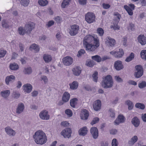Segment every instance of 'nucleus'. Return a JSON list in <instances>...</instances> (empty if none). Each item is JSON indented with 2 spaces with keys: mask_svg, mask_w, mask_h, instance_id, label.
<instances>
[{
  "mask_svg": "<svg viewBox=\"0 0 146 146\" xmlns=\"http://www.w3.org/2000/svg\"><path fill=\"white\" fill-rule=\"evenodd\" d=\"M83 44L86 50L89 52L94 51L99 46L98 39L90 35H87L84 37Z\"/></svg>",
  "mask_w": 146,
  "mask_h": 146,
  "instance_id": "1",
  "label": "nucleus"
},
{
  "mask_svg": "<svg viewBox=\"0 0 146 146\" xmlns=\"http://www.w3.org/2000/svg\"><path fill=\"white\" fill-rule=\"evenodd\" d=\"M33 138L35 143L37 144L42 145L47 141V137L43 131L39 130L36 132L33 135Z\"/></svg>",
  "mask_w": 146,
  "mask_h": 146,
  "instance_id": "2",
  "label": "nucleus"
},
{
  "mask_svg": "<svg viewBox=\"0 0 146 146\" xmlns=\"http://www.w3.org/2000/svg\"><path fill=\"white\" fill-rule=\"evenodd\" d=\"M113 84V81L111 76L108 75L103 78V80L101 82L102 87L107 89L112 87Z\"/></svg>",
  "mask_w": 146,
  "mask_h": 146,
  "instance_id": "3",
  "label": "nucleus"
},
{
  "mask_svg": "<svg viewBox=\"0 0 146 146\" xmlns=\"http://www.w3.org/2000/svg\"><path fill=\"white\" fill-rule=\"evenodd\" d=\"M135 72L134 74V77L136 78H140L143 74V69L141 65H137L135 67Z\"/></svg>",
  "mask_w": 146,
  "mask_h": 146,
  "instance_id": "4",
  "label": "nucleus"
},
{
  "mask_svg": "<svg viewBox=\"0 0 146 146\" xmlns=\"http://www.w3.org/2000/svg\"><path fill=\"white\" fill-rule=\"evenodd\" d=\"M69 33L72 36H75L78 33L79 30V26L78 25L74 24L70 26Z\"/></svg>",
  "mask_w": 146,
  "mask_h": 146,
  "instance_id": "5",
  "label": "nucleus"
},
{
  "mask_svg": "<svg viewBox=\"0 0 146 146\" xmlns=\"http://www.w3.org/2000/svg\"><path fill=\"white\" fill-rule=\"evenodd\" d=\"M110 53L116 58H121L122 57L124 54L123 50L121 48L116 50H113L110 52Z\"/></svg>",
  "mask_w": 146,
  "mask_h": 146,
  "instance_id": "6",
  "label": "nucleus"
},
{
  "mask_svg": "<svg viewBox=\"0 0 146 146\" xmlns=\"http://www.w3.org/2000/svg\"><path fill=\"white\" fill-rule=\"evenodd\" d=\"M86 21L88 23H93L95 21V16L92 13L88 12L85 15Z\"/></svg>",
  "mask_w": 146,
  "mask_h": 146,
  "instance_id": "7",
  "label": "nucleus"
},
{
  "mask_svg": "<svg viewBox=\"0 0 146 146\" xmlns=\"http://www.w3.org/2000/svg\"><path fill=\"white\" fill-rule=\"evenodd\" d=\"M40 118L42 120H47L49 119L50 115L48 114V111L43 110L41 111L39 114Z\"/></svg>",
  "mask_w": 146,
  "mask_h": 146,
  "instance_id": "8",
  "label": "nucleus"
},
{
  "mask_svg": "<svg viewBox=\"0 0 146 146\" xmlns=\"http://www.w3.org/2000/svg\"><path fill=\"white\" fill-rule=\"evenodd\" d=\"M62 62L64 65L69 66L72 64L73 62V59L69 56L64 57L62 59Z\"/></svg>",
  "mask_w": 146,
  "mask_h": 146,
  "instance_id": "9",
  "label": "nucleus"
},
{
  "mask_svg": "<svg viewBox=\"0 0 146 146\" xmlns=\"http://www.w3.org/2000/svg\"><path fill=\"white\" fill-rule=\"evenodd\" d=\"M72 133V130L70 128L67 127L63 130L61 132V133L64 138H69L71 136Z\"/></svg>",
  "mask_w": 146,
  "mask_h": 146,
  "instance_id": "10",
  "label": "nucleus"
},
{
  "mask_svg": "<svg viewBox=\"0 0 146 146\" xmlns=\"http://www.w3.org/2000/svg\"><path fill=\"white\" fill-rule=\"evenodd\" d=\"M114 67L117 71H120L123 69L124 66L122 62L118 60L115 62L114 64Z\"/></svg>",
  "mask_w": 146,
  "mask_h": 146,
  "instance_id": "11",
  "label": "nucleus"
},
{
  "mask_svg": "<svg viewBox=\"0 0 146 146\" xmlns=\"http://www.w3.org/2000/svg\"><path fill=\"white\" fill-rule=\"evenodd\" d=\"M35 24L33 22L30 23L25 25L24 28L26 30V34H29L32 30L34 29Z\"/></svg>",
  "mask_w": 146,
  "mask_h": 146,
  "instance_id": "12",
  "label": "nucleus"
},
{
  "mask_svg": "<svg viewBox=\"0 0 146 146\" xmlns=\"http://www.w3.org/2000/svg\"><path fill=\"white\" fill-rule=\"evenodd\" d=\"M90 132L92 136L94 139H96L98 136V129L96 127H92L90 130Z\"/></svg>",
  "mask_w": 146,
  "mask_h": 146,
  "instance_id": "13",
  "label": "nucleus"
},
{
  "mask_svg": "<svg viewBox=\"0 0 146 146\" xmlns=\"http://www.w3.org/2000/svg\"><path fill=\"white\" fill-rule=\"evenodd\" d=\"M138 42L141 45H144L146 44V37L143 34H140L137 37Z\"/></svg>",
  "mask_w": 146,
  "mask_h": 146,
  "instance_id": "14",
  "label": "nucleus"
},
{
  "mask_svg": "<svg viewBox=\"0 0 146 146\" xmlns=\"http://www.w3.org/2000/svg\"><path fill=\"white\" fill-rule=\"evenodd\" d=\"M15 79V77L13 75L7 76L5 78V81L6 84L7 85H9L10 83L13 82Z\"/></svg>",
  "mask_w": 146,
  "mask_h": 146,
  "instance_id": "15",
  "label": "nucleus"
},
{
  "mask_svg": "<svg viewBox=\"0 0 146 146\" xmlns=\"http://www.w3.org/2000/svg\"><path fill=\"white\" fill-rule=\"evenodd\" d=\"M93 107L94 110L96 111L100 110L101 107V102L99 100H97L94 101L93 104Z\"/></svg>",
  "mask_w": 146,
  "mask_h": 146,
  "instance_id": "16",
  "label": "nucleus"
},
{
  "mask_svg": "<svg viewBox=\"0 0 146 146\" xmlns=\"http://www.w3.org/2000/svg\"><path fill=\"white\" fill-rule=\"evenodd\" d=\"M25 106L23 103H20L18 104L16 110V112L18 114H20L23 112L24 110Z\"/></svg>",
  "mask_w": 146,
  "mask_h": 146,
  "instance_id": "17",
  "label": "nucleus"
},
{
  "mask_svg": "<svg viewBox=\"0 0 146 146\" xmlns=\"http://www.w3.org/2000/svg\"><path fill=\"white\" fill-rule=\"evenodd\" d=\"M106 43L109 46H113L115 44V40L111 38L110 36H108L106 38Z\"/></svg>",
  "mask_w": 146,
  "mask_h": 146,
  "instance_id": "18",
  "label": "nucleus"
},
{
  "mask_svg": "<svg viewBox=\"0 0 146 146\" xmlns=\"http://www.w3.org/2000/svg\"><path fill=\"white\" fill-rule=\"evenodd\" d=\"M125 118L123 115H119L115 121L114 123L118 125L120 123L124 122Z\"/></svg>",
  "mask_w": 146,
  "mask_h": 146,
  "instance_id": "19",
  "label": "nucleus"
},
{
  "mask_svg": "<svg viewBox=\"0 0 146 146\" xmlns=\"http://www.w3.org/2000/svg\"><path fill=\"white\" fill-rule=\"evenodd\" d=\"M89 115V113L88 111L85 109H83L80 114L81 119L83 120H86Z\"/></svg>",
  "mask_w": 146,
  "mask_h": 146,
  "instance_id": "20",
  "label": "nucleus"
},
{
  "mask_svg": "<svg viewBox=\"0 0 146 146\" xmlns=\"http://www.w3.org/2000/svg\"><path fill=\"white\" fill-rule=\"evenodd\" d=\"M23 87L25 92L27 93H30L32 90L33 87L30 84H27L24 85Z\"/></svg>",
  "mask_w": 146,
  "mask_h": 146,
  "instance_id": "21",
  "label": "nucleus"
},
{
  "mask_svg": "<svg viewBox=\"0 0 146 146\" xmlns=\"http://www.w3.org/2000/svg\"><path fill=\"white\" fill-rule=\"evenodd\" d=\"M72 70L75 76H79L81 72L82 69L80 66H77L72 68Z\"/></svg>",
  "mask_w": 146,
  "mask_h": 146,
  "instance_id": "22",
  "label": "nucleus"
},
{
  "mask_svg": "<svg viewBox=\"0 0 146 146\" xmlns=\"http://www.w3.org/2000/svg\"><path fill=\"white\" fill-rule=\"evenodd\" d=\"M5 130L9 136H14L15 134L14 130L12 129L10 127L8 126L5 128Z\"/></svg>",
  "mask_w": 146,
  "mask_h": 146,
  "instance_id": "23",
  "label": "nucleus"
},
{
  "mask_svg": "<svg viewBox=\"0 0 146 146\" xmlns=\"http://www.w3.org/2000/svg\"><path fill=\"white\" fill-rule=\"evenodd\" d=\"M70 97V94L67 92H65L63 94L62 100L64 103L68 101Z\"/></svg>",
  "mask_w": 146,
  "mask_h": 146,
  "instance_id": "24",
  "label": "nucleus"
},
{
  "mask_svg": "<svg viewBox=\"0 0 146 146\" xmlns=\"http://www.w3.org/2000/svg\"><path fill=\"white\" fill-rule=\"evenodd\" d=\"M132 124L135 127H138L139 125L140 122L139 119L137 116H135L132 119L131 121Z\"/></svg>",
  "mask_w": 146,
  "mask_h": 146,
  "instance_id": "25",
  "label": "nucleus"
},
{
  "mask_svg": "<svg viewBox=\"0 0 146 146\" xmlns=\"http://www.w3.org/2000/svg\"><path fill=\"white\" fill-rule=\"evenodd\" d=\"M29 49L31 51L34 50L35 52H38L40 50V48L38 45L34 43L31 44L29 48Z\"/></svg>",
  "mask_w": 146,
  "mask_h": 146,
  "instance_id": "26",
  "label": "nucleus"
},
{
  "mask_svg": "<svg viewBox=\"0 0 146 146\" xmlns=\"http://www.w3.org/2000/svg\"><path fill=\"white\" fill-rule=\"evenodd\" d=\"M88 130L86 127H84L81 128L78 131L79 134L80 135L85 136L87 133Z\"/></svg>",
  "mask_w": 146,
  "mask_h": 146,
  "instance_id": "27",
  "label": "nucleus"
},
{
  "mask_svg": "<svg viewBox=\"0 0 146 146\" xmlns=\"http://www.w3.org/2000/svg\"><path fill=\"white\" fill-rule=\"evenodd\" d=\"M43 59L45 63H48L51 62L52 60V57L51 55L44 54L43 55Z\"/></svg>",
  "mask_w": 146,
  "mask_h": 146,
  "instance_id": "28",
  "label": "nucleus"
},
{
  "mask_svg": "<svg viewBox=\"0 0 146 146\" xmlns=\"http://www.w3.org/2000/svg\"><path fill=\"white\" fill-rule=\"evenodd\" d=\"M125 104L128 106V109L129 110H131L133 108L134 105L132 101L129 100H126L125 102Z\"/></svg>",
  "mask_w": 146,
  "mask_h": 146,
  "instance_id": "29",
  "label": "nucleus"
},
{
  "mask_svg": "<svg viewBox=\"0 0 146 146\" xmlns=\"http://www.w3.org/2000/svg\"><path fill=\"white\" fill-rule=\"evenodd\" d=\"M9 68L12 70H16L19 69V66L17 64L14 62L10 64Z\"/></svg>",
  "mask_w": 146,
  "mask_h": 146,
  "instance_id": "30",
  "label": "nucleus"
},
{
  "mask_svg": "<svg viewBox=\"0 0 146 146\" xmlns=\"http://www.w3.org/2000/svg\"><path fill=\"white\" fill-rule=\"evenodd\" d=\"M10 94V91L7 90L2 91L1 92L0 95L1 96L5 98H7Z\"/></svg>",
  "mask_w": 146,
  "mask_h": 146,
  "instance_id": "31",
  "label": "nucleus"
},
{
  "mask_svg": "<svg viewBox=\"0 0 146 146\" xmlns=\"http://www.w3.org/2000/svg\"><path fill=\"white\" fill-rule=\"evenodd\" d=\"M137 136L136 135L134 136L131 138V140L128 141V144L129 145H132L137 141Z\"/></svg>",
  "mask_w": 146,
  "mask_h": 146,
  "instance_id": "32",
  "label": "nucleus"
},
{
  "mask_svg": "<svg viewBox=\"0 0 146 146\" xmlns=\"http://www.w3.org/2000/svg\"><path fill=\"white\" fill-rule=\"evenodd\" d=\"M78 99L76 98H74L70 100V106L72 108H75V105L77 104V102Z\"/></svg>",
  "mask_w": 146,
  "mask_h": 146,
  "instance_id": "33",
  "label": "nucleus"
},
{
  "mask_svg": "<svg viewBox=\"0 0 146 146\" xmlns=\"http://www.w3.org/2000/svg\"><path fill=\"white\" fill-rule=\"evenodd\" d=\"M70 88L73 90L76 89L78 86V83L76 81H73L71 84H70Z\"/></svg>",
  "mask_w": 146,
  "mask_h": 146,
  "instance_id": "34",
  "label": "nucleus"
},
{
  "mask_svg": "<svg viewBox=\"0 0 146 146\" xmlns=\"http://www.w3.org/2000/svg\"><path fill=\"white\" fill-rule=\"evenodd\" d=\"M23 73L25 74H30L32 72V68L31 67L25 68L23 71Z\"/></svg>",
  "mask_w": 146,
  "mask_h": 146,
  "instance_id": "35",
  "label": "nucleus"
},
{
  "mask_svg": "<svg viewBox=\"0 0 146 146\" xmlns=\"http://www.w3.org/2000/svg\"><path fill=\"white\" fill-rule=\"evenodd\" d=\"M26 31L25 28L24 29L23 27H19L18 29V32L19 34L22 35H23L25 33H26Z\"/></svg>",
  "mask_w": 146,
  "mask_h": 146,
  "instance_id": "36",
  "label": "nucleus"
},
{
  "mask_svg": "<svg viewBox=\"0 0 146 146\" xmlns=\"http://www.w3.org/2000/svg\"><path fill=\"white\" fill-rule=\"evenodd\" d=\"M134 54L133 52H131L129 55L126 58L125 61L127 62H130L134 59Z\"/></svg>",
  "mask_w": 146,
  "mask_h": 146,
  "instance_id": "37",
  "label": "nucleus"
},
{
  "mask_svg": "<svg viewBox=\"0 0 146 146\" xmlns=\"http://www.w3.org/2000/svg\"><path fill=\"white\" fill-rule=\"evenodd\" d=\"M92 59L98 62H100L101 61V58L99 55H96L92 56L91 57Z\"/></svg>",
  "mask_w": 146,
  "mask_h": 146,
  "instance_id": "38",
  "label": "nucleus"
},
{
  "mask_svg": "<svg viewBox=\"0 0 146 146\" xmlns=\"http://www.w3.org/2000/svg\"><path fill=\"white\" fill-rule=\"evenodd\" d=\"M135 107L138 109L142 110L145 108V105L143 104L140 103H137L135 105Z\"/></svg>",
  "mask_w": 146,
  "mask_h": 146,
  "instance_id": "39",
  "label": "nucleus"
},
{
  "mask_svg": "<svg viewBox=\"0 0 146 146\" xmlns=\"http://www.w3.org/2000/svg\"><path fill=\"white\" fill-rule=\"evenodd\" d=\"M20 94L17 91H13L12 93V97L15 99H18L20 96Z\"/></svg>",
  "mask_w": 146,
  "mask_h": 146,
  "instance_id": "40",
  "label": "nucleus"
},
{
  "mask_svg": "<svg viewBox=\"0 0 146 146\" xmlns=\"http://www.w3.org/2000/svg\"><path fill=\"white\" fill-rule=\"evenodd\" d=\"M124 8L127 11L128 14L130 15H132L133 14V10L130 8V7L127 5H125L124 6Z\"/></svg>",
  "mask_w": 146,
  "mask_h": 146,
  "instance_id": "41",
  "label": "nucleus"
},
{
  "mask_svg": "<svg viewBox=\"0 0 146 146\" xmlns=\"http://www.w3.org/2000/svg\"><path fill=\"white\" fill-rule=\"evenodd\" d=\"M38 3L40 5L44 6L48 4V1L47 0H39Z\"/></svg>",
  "mask_w": 146,
  "mask_h": 146,
  "instance_id": "42",
  "label": "nucleus"
},
{
  "mask_svg": "<svg viewBox=\"0 0 146 146\" xmlns=\"http://www.w3.org/2000/svg\"><path fill=\"white\" fill-rule=\"evenodd\" d=\"M140 55L142 59L146 60V50H141Z\"/></svg>",
  "mask_w": 146,
  "mask_h": 146,
  "instance_id": "43",
  "label": "nucleus"
},
{
  "mask_svg": "<svg viewBox=\"0 0 146 146\" xmlns=\"http://www.w3.org/2000/svg\"><path fill=\"white\" fill-rule=\"evenodd\" d=\"M29 3V0H21L20 1L21 4L24 7L28 6Z\"/></svg>",
  "mask_w": 146,
  "mask_h": 146,
  "instance_id": "44",
  "label": "nucleus"
},
{
  "mask_svg": "<svg viewBox=\"0 0 146 146\" xmlns=\"http://www.w3.org/2000/svg\"><path fill=\"white\" fill-rule=\"evenodd\" d=\"M71 0H64L61 4V7L63 8H65L66 6L69 4Z\"/></svg>",
  "mask_w": 146,
  "mask_h": 146,
  "instance_id": "45",
  "label": "nucleus"
},
{
  "mask_svg": "<svg viewBox=\"0 0 146 146\" xmlns=\"http://www.w3.org/2000/svg\"><path fill=\"white\" fill-rule=\"evenodd\" d=\"M138 87L140 89H143L146 87V82L145 81H142L138 84Z\"/></svg>",
  "mask_w": 146,
  "mask_h": 146,
  "instance_id": "46",
  "label": "nucleus"
},
{
  "mask_svg": "<svg viewBox=\"0 0 146 146\" xmlns=\"http://www.w3.org/2000/svg\"><path fill=\"white\" fill-rule=\"evenodd\" d=\"M98 73L97 71H95L94 74L92 75V77L93 79V80L95 82H97L98 81Z\"/></svg>",
  "mask_w": 146,
  "mask_h": 146,
  "instance_id": "47",
  "label": "nucleus"
},
{
  "mask_svg": "<svg viewBox=\"0 0 146 146\" xmlns=\"http://www.w3.org/2000/svg\"><path fill=\"white\" fill-rule=\"evenodd\" d=\"M93 61H87L86 63V65L90 67H92L94 65Z\"/></svg>",
  "mask_w": 146,
  "mask_h": 146,
  "instance_id": "48",
  "label": "nucleus"
},
{
  "mask_svg": "<svg viewBox=\"0 0 146 146\" xmlns=\"http://www.w3.org/2000/svg\"><path fill=\"white\" fill-rule=\"evenodd\" d=\"M114 15L115 16H116L115 19L118 23L119 22L121 18V15L117 12H116L115 13H114Z\"/></svg>",
  "mask_w": 146,
  "mask_h": 146,
  "instance_id": "49",
  "label": "nucleus"
},
{
  "mask_svg": "<svg viewBox=\"0 0 146 146\" xmlns=\"http://www.w3.org/2000/svg\"><path fill=\"white\" fill-rule=\"evenodd\" d=\"M97 33L101 36H102L104 33V30L101 28H99L97 30Z\"/></svg>",
  "mask_w": 146,
  "mask_h": 146,
  "instance_id": "50",
  "label": "nucleus"
},
{
  "mask_svg": "<svg viewBox=\"0 0 146 146\" xmlns=\"http://www.w3.org/2000/svg\"><path fill=\"white\" fill-rule=\"evenodd\" d=\"M2 25L3 27L7 29L9 27V25L7 23L6 20H3L2 22Z\"/></svg>",
  "mask_w": 146,
  "mask_h": 146,
  "instance_id": "51",
  "label": "nucleus"
},
{
  "mask_svg": "<svg viewBox=\"0 0 146 146\" xmlns=\"http://www.w3.org/2000/svg\"><path fill=\"white\" fill-rule=\"evenodd\" d=\"M99 121V119L98 117H95L92 120L90 123V124L93 125L94 124L98 123Z\"/></svg>",
  "mask_w": 146,
  "mask_h": 146,
  "instance_id": "52",
  "label": "nucleus"
},
{
  "mask_svg": "<svg viewBox=\"0 0 146 146\" xmlns=\"http://www.w3.org/2000/svg\"><path fill=\"white\" fill-rule=\"evenodd\" d=\"M7 53V51L3 49H0V58L3 57Z\"/></svg>",
  "mask_w": 146,
  "mask_h": 146,
  "instance_id": "53",
  "label": "nucleus"
},
{
  "mask_svg": "<svg viewBox=\"0 0 146 146\" xmlns=\"http://www.w3.org/2000/svg\"><path fill=\"white\" fill-rule=\"evenodd\" d=\"M85 52V51L84 49H81L79 50L77 54V56L78 57H80Z\"/></svg>",
  "mask_w": 146,
  "mask_h": 146,
  "instance_id": "54",
  "label": "nucleus"
},
{
  "mask_svg": "<svg viewBox=\"0 0 146 146\" xmlns=\"http://www.w3.org/2000/svg\"><path fill=\"white\" fill-rule=\"evenodd\" d=\"M110 28H113L115 30H118L119 29V27L117 25V23L116 24H114L113 25L111 26Z\"/></svg>",
  "mask_w": 146,
  "mask_h": 146,
  "instance_id": "55",
  "label": "nucleus"
},
{
  "mask_svg": "<svg viewBox=\"0 0 146 146\" xmlns=\"http://www.w3.org/2000/svg\"><path fill=\"white\" fill-rule=\"evenodd\" d=\"M65 113L69 117H71L72 115V111L69 109H67L65 111Z\"/></svg>",
  "mask_w": 146,
  "mask_h": 146,
  "instance_id": "56",
  "label": "nucleus"
},
{
  "mask_svg": "<svg viewBox=\"0 0 146 146\" xmlns=\"http://www.w3.org/2000/svg\"><path fill=\"white\" fill-rule=\"evenodd\" d=\"M110 112V116L111 117H114L115 116V113L114 110L111 109H110L109 110Z\"/></svg>",
  "mask_w": 146,
  "mask_h": 146,
  "instance_id": "57",
  "label": "nucleus"
},
{
  "mask_svg": "<svg viewBox=\"0 0 146 146\" xmlns=\"http://www.w3.org/2000/svg\"><path fill=\"white\" fill-rule=\"evenodd\" d=\"M118 144V142L116 139H113L112 140L111 143L112 146H117Z\"/></svg>",
  "mask_w": 146,
  "mask_h": 146,
  "instance_id": "58",
  "label": "nucleus"
},
{
  "mask_svg": "<svg viewBox=\"0 0 146 146\" xmlns=\"http://www.w3.org/2000/svg\"><path fill=\"white\" fill-rule=\"evenodd\" d=\"M41 80H43L45 84L46 83L48 82L47 78L45 76H42L41 77Z\"/></svg>",
  "mask_w": 146,
  "mask_h": 146,
  "instance_id": "59",
  "label": "nucleus"
},
{
  "mask_svg": "<svg viewBox=\"0 0 146 146\" xmlns=\"http://www.w3.org/2000/svg\"><path fill=\"white\" fill-rule=\"evenodd\" d=\"M102 7L104 9H107L110 7V5L108 4L103 3L102 4Z\"/></svg>",
  "mask_w": 146,
  "mask_h": 146,
  "instance_id": "60",
  "label": "nucleus"
},
{
  "mask_svg": "<svg viewBox=\"0 0 146 146\" xmlns=\"http://www.w3.org/2000/svg\"><path fill=\"white\" fill-rule=\"evenodd\" d=\"M54 20L57 23H60L62 21V19L60 17L57 16L55 17Z\"/></svg>",
  "mask_w": 146,
  "mask_h": 146,
  "instance_id": "61",
  "label": "nucleus"
},
{
  "mask_svg": "<svg viewBox=\"0 0 146 146\" xmlns=\"http://www.w3.org/2000/svg\"><path fill=\"white\" fill-rule=\"evenodd\" d=\"M78 2L80 5H84L86 4L87 0H79Z\"/></svg>",
  "mask_w": 146,
  "mask_h": 146,
  "instance_id": "62",
  "label": "nucleus"
},
{
  "mask_svg": "<svg viewBox=\"0 0 146 146\" xmlns=\"http://www.w3.org/2000/svg\"><path fill=\"white\" fill-rule=\"evenodd\" d=\"M84 88L88 91H91L92 88L91 87L88 85H87L84 87Z\"/></svg>",
  "mask_w": 146,
  "mask_h": 146,
  "instance_id": "63",
  "label": "nucleus"
},
{
  "mask_svg": "<svg viewBox=\"0 0 146 146\" xmlns=\"http://www.w3.org/2000/svg\"><path fill=\"white\" fill-rule=\"evenodd\" d=\"M115 78L118 82H121L123 81L122 79L119 76H116L115 77Z\"/></svg>",
  "mask_w": 146,
  "mask_h": 146,
  "instance_id": "64",
  "label": "nucleus"
}]
</instances>
